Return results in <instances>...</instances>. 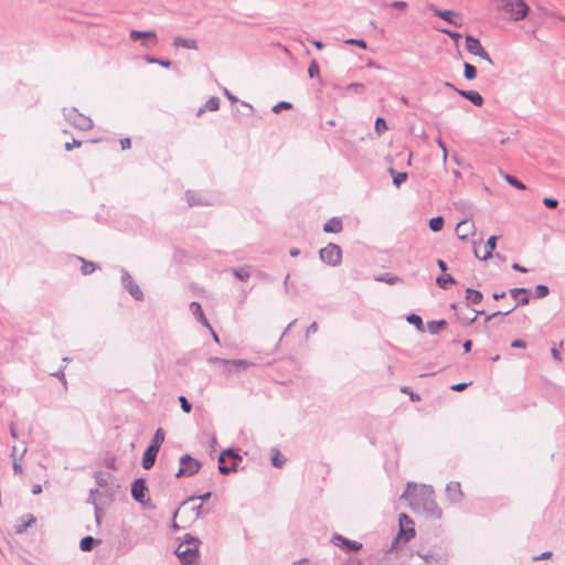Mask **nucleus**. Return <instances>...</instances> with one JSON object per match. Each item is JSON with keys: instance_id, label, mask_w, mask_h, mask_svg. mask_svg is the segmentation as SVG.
I'll return each instance as SVG.
<instances>
[{"instance_id": "obj_20", "label": "nucleus", "mask_w": 565, "mask_h": 565, "mask_svg": "<svg viewBox=\"0 0 565 565\" xmlns=\"http://www.w3.org/2000/svg\"><path fill=\"white\" fill-rule=\"evenodd\" d=\"M456 93L477 107H481L484 103L483 97L477 90L456 89Z\"/></svg>"}, {"instance_id": "obj_62", "label": "nucleus", "mask_w": 565, "mask_h": 565, "mask_svg": "<svg viewBox=\"0 0 565 565\" xmlns=\"http://www.w3.org/2000/svg\"><path fill=\"white\" fill-rule=\"evenodd\" d=\"M437 145L443 150V154H444L443 159H444V162H446L447 157H448L447 146H446L445 141L441 138L437 139Z\"/></svg>"}, {"instance_id": "obj_58", "label": "nucleus", "mask_w": 565, "mask_h": 565, "mask_svg": "<svg viewBox=\"0 0 565 565\" xmlns=\"http://www.w3.org/2000/svg\"><path fill=\"white\" fill-rule=\"evenodd\" d=\"M347 44H352V45H356L361 49H366L367 47V44L366 42L363 40V39H349L345 41Z\"/></svg>"}, {"instance_id": "obj_51", "label": "nucleus", "mask_w": 565, "mask_h": 565, "mask_svg": "<svg viewBox=\"0 0 565 565\" xmlns=\"http://www.w3.org/2000/svg\"><path fill=\"white\" fill-rule=\"evenodd\" d=\"M513 310H515V307H512L507 311H495L491 315H488V316H486V322H489L495 318L505 317V316L510 315Z\"/></svg>"}, {"instance_id": "obj_21", "label": "nucleus", "mask_w": 565, "mask_h": 565, "mask_svg": "<svg viewBox=\"0 0 565 565\" xmlns=\"http://www.w3.org/2000/svg\"><path fill=\"white\" fill-rule=\"evenodd\" d=\"M190 310L192 312V315L194 316V318L201 323L203 324L204 327H206L207 329H211V324L209 322V320L206 319L205 315H204V311L202 309V306L200 302L198 301H192L190 303Z\"/></svg>"}, {"instance_id": "obj_8", "label": "nucleus", "mask_w": 565, "mask_h": 565, "mask_svg": "<svg viewBox=\"0 0 565 565\" xmlns=\"http://www.w3.org/2000/svg\"><path fill=\"white\" fill-rule=\"evenodd\" d=\"M174 553L180 559L181 565H193L200 557L199 547L196 545L190 547L186 546V544H179Z\"/></svg>"}, {"instance_id": "obj_1", "label": "nucleus", "mask_w": 565, "mask_h": 565, "mask_svg": "<svg viewBox=\"0 0 565 565\" xmlns=\"http://www.w3.org/2000/svg\"><path fill=\"white\" fill-rule=\"evenodd\" d=\"M402 499H407L415 509H423V511L430 518L440 519L443 510L438 507L434 499V489L431 486L422 484L417 487L413 482H408Z\"/></svg>"}, {"instance_id": "obj_60", "label": "nucleus", "mask_w": 565, "mask_h": 565, "mask_svg": "<svg viewBox=\"0 0 565 565\" xmlns=\"http://www.w3.org/2000/svg\"><path fill=\"white\" fill-rule=\"evenodd\" d=\"M440 32H443L444 34H447L450 39H452L455 41H458L461 38L460 33L449 30V29H441Z\"/></svg>"}, {"instance_id": "obj_49", "label": "nucleus", "mask_w": 565, "mask_h": 565, "mask_svg": "<svg viewBox=\"0 0 565 565\" xmlns=\"http://www.w3.org/2000/svg\"><path fill=\"white\" fill-rule=\"evenodd\" d=\"M375 131L381 135L388 129L386 120L383 117H377L374 125Z\"/></svg>"}, {"instance_id": "obj_56", "label": "nucleus", "mask_w": 565, "mask_h": 565, "mask_svg": "<svg viewBox=\"0 0 565 565\" xmlns=\"http://www.w3.org/2000/svg\"><path fill=\"white\" fill-rule=\"evenodd\" d=\"M347 89L362 94L365 90V85L362 83H351L347 86Z\"/></svg>"}, {"instance_id": "obj_6", "label": "nucleus", "mask_w": 565, "mask_h": 565, "mask_svg": "<svg viewBox=\"0 0 565 565\" xmlns=\"http://www.w3.org/2000/svg\"><path fill=\"white\" fill-rule=\"evenodd\" d=\"M180 467L178 471L175 472V478H182V477H193L196 475L201 467L202 462L198 459L193 458L189 454H184L180 457Z\"/></svg>"}, {"instance_id": "obj_59", "label": "nucleus", "mask_w": 565, "mask_h": 565, "mask_svg": "<svg viewBox=\"0 0 565 565\" xmlns=\"http://www.w3.org/2000/svg\"><path fill=\"white\" fill-rule=\"evenodd\" d=\"M204 436L207 438L209 443H210V447L212 450H215L216 448V445H217V438L215 436V434H212V433H205Z\"/></svg>"}, {"instance_id": "obj_15", "label": "nucleus", "mask_w": 565, "mask_h": 565, "mask_svg": "<svg viewBox=\"0 0 565 565\" xmlns=\"http://www.w3.org/2000/svg\"><path fill=\"white\" fill-rule=\"evenodd\" d=\"M510 296L516 301L515 308L518 306H525L530 302V290L523 287H515L510 289Z\"/></svg>"}, {"instance_id": "obj_14", "label": "nucleus", "mask_w": 565, "mask_h": 565, "mask_svg": "<svg viewBox=\"0 0 565 565\" xmlns=\"http://www.w3.org/2000/svg\"><path fill=\"white\" fill-rule=\"evenodd\" d=\"M456 233L459 239L466 241L475 233V224L469 220L460 221L456 226Z\"/></svg>"}, {"instance_id": "obj_24", "label": "nucleus", "mask_w": 565, "mask_h": 565, "mask_svg": "<svg viewBox=\"0 0 565 565\" xmlns=\"http://www.w3.org/2000/svg\"><path fill=\"white\" fill-rule=\"evenodd\" d=\"M343 230L342 220L338 216L331 217L328 222L323 224V231L326 233L338 234Z\"/></svg>"}, {"instance_id": "obj_34", "label": "nucleus", "mask_w": 565, "mask_h": 565, "mask_svg": "<svg viewBox=\"0 0 565 565\" xmlns=\"http://www.w3.org/2000/svg\"><path fill=\"white\" fill-rule=\"evenodd\" d=\"M390 174L393 177V184L396 188H401V185L407 180L408 174L406 172H398L394 168L388 169Z\"/></svg>"}, {"instance_id": "obj_13", "label": "nucleus", "mask_w": 565, "mask_h": 565, "mask_svg": "<svg viewBox=\"0 0 565 565\" xmlns=\"http://www.w3.org/2000/svg\"><path fill=\"white\" fill-rule=\"evenodd\" d=\"M130 39L132 41H138L140 39L150 40V42L145 41L142 43L143 46H153L157 44V33L154 31H139L132 30L130 32Z\"/></svg>"}, {"instance_id": "obj_48", "label": "nucleus", "mask_w": 565, "mask_h": 565, "mask_svg": "<svg viewBox=\"0 0 565 565\" xmlns=\"http://www.w3.org/2000/svg\"><path fill=\"white\" fill-rule=\"evenodd\" d=\"M292 108V104L289 102L281 100L273 106L271 111L274 114H279L281 110H288Z\"/></svg>"}, {"instance_id": "obj_2", "label": "nucleus", "mask_w": 565, "mask_h": 565, "mask_svg": "<svg viewBox=\"0 0 565 565\" xmlns=\"http://www.w3.org/2000/svg\"><path fill=\"white\" fill-rule=\"evenodd\" d=\"M242 456L237 449L227 448L221 451L218 456V471L221 475L227 476L238 470V463L242 461Z\"/></svg>"}, {"instance_id": "obj_63", "label": "nucleus", "mask_w": 565, "mask_h": 565, "mask_svg": "<svg viewBox=\"0 0 565 565\" xmlns=\"http://www.w3.org/2000/svg\"><path fill=\"white\" fill-rule=\"evenodd\" d=\"M81 146H82V141L81 140L73 139L72 142H66L64 145V148H65L66 151H71L72 149L78 148Z\"/></svg>"}, {"instance_id": "obj_18", "label": "nucleus", "mask_w": 565, "mask_h": 565, "mask_svg": "<svg viewBox=\"0 0 565 565\" xmlns=\"http://www.w3.org/2000/svg\"><path fill=\"white\" fill-rule=\"evenodd\" d=\"M446 494L451 502H460L463 497L460 482H449L446 487Z\"/></svg>"}, {"instance_id": "obj_54", "label": "nucleus", "mask_w": 565, "mask_h": 565, "mask_svg": "<svg viewBox=\"0 0 565 565\" xmlns=\"http://www.w3.org/2000/svg\"><path fill=\"white\" fill-rule=\"evenodd\" d=\"M308 74L311 78L318 77V61L316 58L311 60Z\"/></svg>"}, {"instance_id": "obj_35", "label": "nucleus", "mask_w": 565, "mask_h": 565, "mask_svg": "<svg viewBox=\"0 0 565 565\" xmlns=\"http://www.w3.org/2000/svg\"><path fill=\"white\" fill-rule=\"evenodd\" d=\"M406 321L409 324H413L417 331H419V332L425 331V326H424V322H423V319L420 316H418L416 313H409L406 316Z\"/></svg>"}, {"instance_id": "obj_27", "label": "nucleus", "mask_w": 565, "mask_h": 565, "mask_svg": "<svg viewBox=\"0 0 565 565\" xmlns=\"http://www.w3.org/2000/svg\"><path fill=\"white\" fill-rule=\"evenodd\" d=\"M173 46L184 47L188 50H198V42L193 39H185L179 35L173 39Z\"/></svg>"}, {"instance_id": "obj_64", "label": "nucleus", "mask_w": 565, "mask_h": 565, "mask_svg": "<svg viewBox=\"0 0 565 565\" xmlns=\"http://www.w3.org/2000/svg\"><path fill=\"white\" fill-rule=\"evenodd\" d=\"M471 383H465V382H461V383H457V384H454L450 386V390L452 391H456V392H462L463 390H466Z\"/></svg>"}, {"instance_id": "obj_29", "label": "nucleus", "mask_w": 565, "mask_h": 565, "mask_svg": "<svg viewBox=\"0 0 565 565\" xmlns=\"http://www.w3.org/2000/svg\"><path fill=\"white\" fill-rule=\"evenodd\" d=\"M465 298H466L468 305H478L482 301L483 295L480 290L467 288Z\"/></svg>"}, {"instance_id": "obj_26", "label": "nucleus", "mask_w": 565, "mask_h": 565, "mask_svg": "<svg viewBox=\"0 0 565 565\" xmlns=\"http://www.w3.org/2000/svg\"><path fill=\"white\" fill-rule=\"evenodd\" d=\"M102 543L100 540L95 539L90 535L84 536L79 541V548L83 552H90Z\"/></svg>"}, {"instance_id": "obj_61", "label": "nucleus", "mask_w": 565, "mask_h": 565, "mask_svg": "<svg viewBox=\"0 0 565 565\" xmlns=\"http://www.w3.org/2000/svg\"><path fill=\"white\" fill-rule=\"evenodd\" d=\"M97 494H100L98 489H90L89 497L87 499V503H90V504H93L95 507V504H97V502H96V495Z\"/></svg>"}, {"instance_id": "obj_25", "label": "nucleus", "mask_w": 565, "mask_h": 565, "mask_svg": "<svg viewBox=\"0 0 565 565\" xmlns=\"http://www.w3.org/2000/svg\"><path fill=\"white\" fill-rule=\"evenodd\" d=\"M220 98L216 96L210 97L206 103L196 111V116H202L205 111H216L220 108Z\"/></svg>"}, {"instance_id": "obj_53", "label": "nucleus", "mask_w": 565, "mask_h": 565, "mask_svg": "<svg viewBox=\"0 0 565 565\" xmlns=\"http://www.w3.org/2000/svg\"><path fill=\"white\" fill-rule=\"evenodd\" d=\"M401 392L404 394H408L412 402H419L420 396L417 393H414L411 387L408 386H402Z\"/></svg>"}, {"instance_id": "obj_11", "label": "nucleus", "mask_w": 565, "mask_h": 565, "mask_svg": "<svg viewBox=\"0 0 565 565\" xmlns=\"http://www.w3.org/2000/svg\"><path fill=\"white\" fill-rule=\"evenodd\" d=\"M331 543H333L335 546H339L340 548L347 551V552H358L362 548V544L349 540L341 534L334 533L331 539Z\"/></svg>"}, {"instance_id": "obj_36", "label": "nucleus", "mask_w": 565, "mask_h": 565, "mask_svg": "<svg viewBox=\"0 0 565 565\" xmlns=\"http://www.w3.org/2000/svg\"><path fill=\"white\" fill-rule=\"evenodd\" d=\"M78 259L82 262L81 271L85 276L93 274L99 267L98 264L83 257H78Z\"/></svg>"}, {"instance_id": "obj_32", "label": "nucleus", "mask_w": 565, "mask_h": 565, "mask_svg": "<svg viewBox=\"0 0 565 565\" xmlns=\"http://www.w3.org/2000/svg\"><path fill=\"white\" fill-rule=\"evenodd\" d=\"M270 462L275 468H282L286 463V457L278 449L273 448Z\"/></svg>"}, {"instance_id": "obj_17", "label": "nucleus", "mask_w": 565, "mask_h": 565, "mask_svg": "<svg viewBox=\"0 0 565 565\" xmlns=\"http://www.w3.org/2000/svg\"><path fill=\"white\" fill-rule=\"evenodd\" d=\"M498 236L491 235L484 244V254L481 256L477 248H475V255L481 260H487L493 257V252L497 247Z\"/></svg>"}, {"instance_id": "obj_4", "label": "nucleus", "mask_w": 565, "mask_h": 565, "mask_svg": "<svg viewBox=\"0 0 565 565\" xmlns=\"http://www.w3.org/2000/svg\"><path fill=\"white\" fill-rule=\"evenodd\" d=\"M63 116L65 120L73 127L87 131L93 128V120L90 117L79 113L77 108H63Z\"/></svg>"}, {"instance_id": "obj_30", "label": "nucleus", "mask_w": 565, "mask_h": 565, "mask_svg": "<svg viewBox=\"0 0 565 565\" xmlns=\"http://www.w3.org/2000/svg\"><path fill=\"white\" fill-rule=\"evenodd\" d=\"M447 327V321L444 319L431 320L427 322V330L430 334H438Z\"/></svg>"}, {"instance_id": "obj_39", "label": "nucleus", "mask_w": 565, "mask_h": 565, "mask_svg": "<svg viewBox=\"0 0 565 565\" xmlns=\"http://www.w3.org/2000/svg\"><path fill=\"white\" fill-rule=\"evenodd\" d=\"M463 77L467 81H472L477 77V68L472 64L465 62L463 63Z\"/></svg>"}, {"instance_id": "obj_5", "label": "nucleus", "mask_w": 565, "mask_h": 565, "mask_svg": "<svg viewBox=\"0 0 565 565\" xmlns=\"http://www.w3.org/2000/svg\"><path fill=\"white\" fill-rule=\"evenodd\" d=\"M130 493L132 499L143 505L145 508H150L151 499L149 497V489L147 486V481L145 478H136L130 486Z\"/></svg>"}, {"instance_id": "obj_10", "label": "nucleus", "mask_w": 565, "mask_h": 565, "mask_svg": "<svg viewBox=\"0 0 565 565\" xmlns=\"http://www.w3.org/2000/svg\"><path fill=\"white\" fill-rule=\"evenodd\" d=\"M207 362L210 364L231 365L234 369V371H236V372L245 371L249 366L253 365V363L247 361V360H243V359H239V360H227V359H223V358H218V356H210L207 359Z\"/></svg>"}, {"instance_id": "obj_28", "label": "nucleus", "mask_w": 565, "mask_h": 565, "mask_svg": "<svg viewBox=\"0 0 565 565\" xmlns=\"http://www.w3.org/2000/svg\"><path fill=\"white\" fill-rule=\"evenodd\" d=\"M164 438H166V433H164L163 428L159 427L156 429V431L152 436V439L148 446L151 448H154L157 450H160L161 445L164 441Z\"/></svg>"}, {"instance_id": "obj_47", "label": "nucleus", "mask_w": 565, "mask_h": 565, "mask_svg": "<svg viewBox=\"0 0 565 565\" xmlns=\"http://www.w3.org/2000/svg\"><path fill=\"white\" fill-rule=\"evenodd\" d=\"M376 280L384 281L388 285H395L401 281V278L397 276H393L391 274H383L380 277H377Z\"/></svg>"}, {"instance_id": "obj_40", "label": "nucleus", "mask_w": 565, "mask_h": 565, "mask_svg": "<svg viewBox=\"0 0 565 565\" xmlns=\"http://www.w3.org/2000/svg\"><path fill=\"white\" fill-rule=\"evenodd\" d=\"M232 273L234 275V277L239 280V281H246L249 279L250 277V274L249 271L247 270V268L245 267H239V268H233L232 269Z\"/></svg>"}, {"instance_id": "obj_50", "label": "nucleus", "mask_w": 565, "mask_h": 565, "mask_svg": "<svg viewBox=\"0 0 565 565\" xmlns=\"http://www.w3.org/2000/svg\"><path fill=\"white\" fill-rule=\"evenodd\" d=\"M179 402H180V406H181V409L189 414L191 411H192V403L189 402V399L184 396V395H180L178 397Z\"/></svg>"}, {"instance_id": "obj_3", "label": "nucleus", "mask_w": 565, "mask_h": 565, "mask_svg": "<svg viewBox=\"0 0 565 565\" xmlns=\"http://www.w3.org/2000/svg\"><path fill=\"white\" fill-rule=\"evenodd\" d=\"M500 9L510 14L513 21L525 19L530 12V7L524 0H502Z\"/></svg>"}, {"instance_id": "obj_19", "label": "nucleus", "mask_w": 565, "mask_h": 565, "mask_svg": "<svg viewBox=\"0 0 565 565\" xmlns=\"http://www.w3.org/2000/svg\"><path fill=\"white\" fill-rule=\"evenodd\" d=\"M158 452L159 450L147 446L141 458V466L143 469L149 470L154 466Z\"/></svg>"}, {"instance_id": "obj_12", "label": "nucleus", "mask_w": 565, "mask_h": 565, "mask_svg": "<svg viewBox=\"0 0 565 565\" xmlns=\"http://www.w3.org/2000/svg\"><path fill=\"white\" fill-rule=\"evenodd\" d=\"M429 9L433 10V12L436 17L443 19L444 21H446L455 26L461 25V23L456 20L457 18L460 17V14L458 12L452 11V10H440V9H437L434 4H430Z\"/></svg>"}, {"instance_id": "obj_31", "label": "nucleus", "mask_w": 565, "mask_h": 565, "mask_svg": "<svg viewBox=\"0 0 565 565\" xmlns=\"http://www.w3.org/2000/svg\"><path fill=\"white\" fill-rule=\"evenodd\" d=\"M185 198L189 206H203L209 203L203 201L195 192L188 190L185 192Z\"/></svg>"}, {"instance_id": "obj_57", "label": "nucleus", "mask_w": 565, "mask_h": 565, "mask_svg": "<svg viewBox=\"0 0 565 565\" xmlns=\"http://www.w3.org/2000/svg\"><path fill=\"white\" fill-rule=\"evenodd\" d=\"M543 204L545 207L550 209V210H553V209H556L558 206V201L554 198H544L543 199Z\"/></svg>"}, {"instance_id": "obj_9", "label": "nucleus", "mask_w": 565, "mask_h": 565, "mask_svg": "<svg viewBox=\"0 0 565 565\" xmlns=\"http://www.w3.org/2000/svg\"><path fill=\"white\" fill-rule=\"evenodd\" d=\"M120 274L121 285L124 289L127 290L135 300L142 301L145 298L143 292L138 286V284L135 282L131 275L125 268L120 269Z\"/></svg>"}, {"instance_id": "obj_55", "label": "nucleus", "mask_w": 565, "mask_h": 565, "mask_svg": "<svg viewBox=\"0 0 565 565\" xmlns=\"http://www.w3.org/2000/svg\"><path fill=\"white\" fill-rule=\"evenodd\" d=\"M398 523H399V525L403 524V526H408V525H413L414 521L406 513H401L398 515Z\"/></svg>"}, {"instance_id": "obj_23", "label": "nucleus", "mask_w": 565, "mask_h": 565, "mask_svg": "<svg viewBox=\"0 0 565 565\" xmlns=\"http://www.w3.org/2000/svg\"><path fill=\"white\" fill-rule=\"evenodd\" d=\"M466 50L472 54L477 55L483 50V46L479 39L475 38L473 35L467 34L466 35Z\"/></svg>"}, {"instance_id": "obj_22", "label": "nucleus", "mask_w": 565, "mask_h": 565, "mask_svg": "<svg viewBox=\"0 0 565 565\" xmlns=\"http://www.w3.org/2000/svg\"><path fill=\"white\" fill-rule=\"evenodd\" d=\"M36 523V518L31 514L26 513L20 519V523H18L14 529L17 534L24 533L30 526Z\"/></svg>"}, {"instance_id": "obj_7", "label": "nucleus", "mask_w": 565, "mask_h": 565, "mask_svg": "<svg viewBox=\"0 0 565 565\" xmlns=\"http://www.w3.org/2000/svg\"><path fill=\"white\" fill-rule=\"evenodd\" d=\"M320 260L330 265L338 266L342 260V249L334 243H329L326 247L320 248Z\"/></svg>"}, {"instance_id": "obj_37", "label": "nucleus", "mask_w": 565, "mask_h": 565, "mask_svg": "<svg viewBox=\"0 0 565 565\" xmlns=\"http://www.w3.org/2000/svg\"><path fill=\"white\" fill-rule=\"evenodd\" d=\"M145 60L149 64H158L164 68H169L172 65V62L170 60L156 57L152 55H145Z\"/></svg>"}, {"instance_id": "obj_43", "label": "nucleus", "mask_w": 565, "mask_h": 565, "mask_svg": "<svg viewBox=\"0 0 565 565\" xmlns=\"http://www.w3.org/2000/svg\"><path fill=\"white\" fill-rule=\"evenodd\" d=\"M180 544H186V546H190V547L193 545H196L198 547H200L201 541L199 537H196L190 533H186V534H184Z\"/></svg>"}, {"instance_id": "obj_33", "label": "nucleus", "mask_w": 565, "mask_h": 565, "mask_svg": "<svg viewBox=\"0 0 565 565\" xmlns=\"http://www.w3.org/2000/svg\"><path fill=\"white\" fill-rule=\"evenodd\" d=\"M436 284L441 289H448L449 285H455L456 279L449 274H441L436 278Z\"/></svg>"}, {"instance_id": "obj_45", "label": "nucleus", "mask_w": 565, "mask_h": 565, "mask_svg": "<svg viewBox=\"0 0 565 565\" xmlns=\"http://www.w3.org/2000/svg\"><path fill=\"white\" fill-rule=\"evenodd\" d=\"M548 294H550V288L546 285L540 284V285L535 286V290H534L535 298L541 299V298L548 296Z\"/></svg>"}, {"instance_id": "obj_42", "label": "nucleus", "mask_w": 565, "mask_h": 565, "mask_svg": "<svg viewBox=\"0 0 565 565\" xmlns=\"http://www.w3.org/2000/svg\"><path fill=\"white\" fill-rule=\"evenodd\" d=\"M504 179H505V181H507L510 185L514 186L515 189H519V190H525V189H526L525 184H524L522 181H520V180H519L516 177H514V175H511V174L505 173V174H504Z\"/></svg>"}, {"instance_id": "obj_38", "label": "nucleus", "mask_w": 565, "mask_h": 565, "mask_svg": "<svg viewBox=\"0 0 565 565\" xmlns=\"http://www.w3.org/2000/svg\"><path fill=\"white\" fill-rule=\"evenodd\" d=\"M211 497H212L211 491H206L202 494H192V495L188 497L184 501H182L180 505H184V504L195 501V500H200L201 503H204V502L209 501L211 499Z\"/></svg>"}, {"instance_id": "obj_44", "label": "nucleus", "mask_w": 565, "mask_h": 565, "mask_svg": "<svg viewBox=\"0 0 565 565\" xmlns=\"http://www.w3.org/2000/svg\"><path fill=\"white\" fill-rule=\"evenodd\" d=\"M95 481L98 487L104 488L108 484L109 475L104 473L103 471H96L94 475Z\"/></svg>"}, {"instance_id": "obj_41", "label": "nucleus", "mask_w": 565, "mask_h": 565, "mask_svg": "<svg viewBox=\"0 0 565 565\" xmlns=\"http://www.w3.org/2000/svg\"><path fill=\"white\" fill-rule=\"evenodd\" d=\"M429 228L433 231V232H439L443 230L444 227V224H445V220L443 216H435L433 218L429 220Z\"/></svg>"}, {"instance_id": "obj_16", "label": "nucleus", "mask_w": 565, "mask_h": 565, "mask_svg": "<svg viewBox=\"0 0 565 565\" xmlns=\"http://www.w3.org/2000/svg\"><path fill=\"white\" fill-rule=\"evenodd\" d=\"M415 534H416V532L413 526H403V524H401L399 531H398L396 537L394 539L390 551L395 548L397 542H399V541H403L404 543L409 542L415 536Z\"/></svg>"}, {"instance_id": "obj_52", "label": "nucleus", "mask_w": 565, "mask_h": 565, "mask_svg": "<svg viewBox=\"0 0 565 565\" xmlns=\"http://www.w3.org/2000/svg\"><path fill=\"white\" fill-rule=\"evenodd\" d=\"M116 457L115 456H107L105 457L104 459V465L107 469L109 470H113V471H116L118 468H117V465H116Z\"/></svg>"}, {"instance_id": "obj_46", "label": "nucleus", "mask_w": 565, "mask_h": 565, "mask_svg": "<svg viewBox=\"0 0 565 565\" xmlns=\"http://www.w3.org/2000/svg\"><path fill=\"white\" fill-rule=\"evenodd\" d=\"M192 511L195 514V519H201L210 513V509L204 507L203 503H199L198 505L193 507Z\"/></svg>"}]
</instances>
